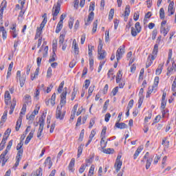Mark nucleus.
<instances>
[{
    "instance_id": "1",
    "label": "nucleus",
    "mask_w": 176,
    "mask_h": 176,
    "mask_svg": "<svg viewBox=\"0 0 176 176\" xmlns=\"http://www.w3.org/2000/svg\"><path fill=\"white\" fill-rule=\"evenodd\" d=\"M16 79L17 81L19 80L21 87H24V85H25V80L27 79L25 74L21 75V71L18 70L16 72Z\"/></svg>"
},
{
    "instance_id": "2",
    "label": "nucleus",
    "mask_w": 176,
    "mask_h": 176,
    "mask_svg": "<svg viewBox=\"0 0 176 176\" xmlns=\"http://www.w3.org/2000/svg\"><path fill=\"white\" fill-rule=\"evenodd\" d=\"M60 10H61V4H60L59 3H56V4L54 5L52 12L54 21L57 20V16H58Z\"/></svg>"
},
{
    "instance_id": "3",
    "label": "nucleus",
    "mask_w": 176,
    "mask_h": 176,
    "mask_svg": "<svg viewBox=\"0 0 176 176\" xmlns=\"http://www.w3.org/2000/svg\"><path fill=\"white\" fill-rule=\"evenodd\" d=\"M65 104H67V87H65L63 93L60 95V108L65 107Z\"/></svg>"
},
{
    "instance_id": "4",
    "label": "nucleus",
    "mask_w": 176,
    "mask_h": 176,
    "mask_svg": "<svg viewBox=\"0 0 176 176\" xmlns=\"http://www.w3.org/2000/svg\"><path fill=\"white\" fill-rule=\"evenodd\" d=\"M122 159V155H118L116 162L114 164V168H116V173H119L120 169L122 168V165L123 164V162L120 160Z\"/></svg>"
},
{
    "instance_id": "5",
    "label": "nucleus",
    "mask_w": 176,
    "mask_h": 176,
    "mask_svg": "<svg viewBox=\"0 0 176 176\" xmlns=\"http://www.w3.org/2000/svg\"><path fill=\"white\" fill-rule=\"evenodd\" d=\"M144 160H146V169L148 170L149 167H151V164H152V160H153V156H151L149 157V152L146 153V154L144 155Z\"/></svg>"
},
{
    "instance_id": "6",
    "label": "nucleus",
    "mask_w": 176,
    "mask_h": 176,
    "mask_svg": "<svg viewBox=\"0 0 176 176\" xmlns=\"http://www.w3.org/2000/svg\"><path fill=\"white\" fill-rule=\"evenodd\" d=\"M62 109V107L58 106L56 111V119H59L60 120H63V119H64V116H65V111H61Z\"/></svg>"
},
{
    "instance_id": "7",
    "label": "nucleus",
    "mask_w": 176,
    "mask_h": 176,
    "mask_svg": "<svg viewBox=\"0 0 176 176\" xmlns=\"http://www.w3.org/2000/svg\"><path fill=\"white\" fill-rule=\"evenodd\" d=\"M124 47H126L124 45H121L117 50L116 52V58L118 61L123 57V55L124 54Z\"/></svg>"
},
{
    "instance_id": "8",
    "label": "nucleus",
    "mask_w": 176,
    "mask_h": 176,
    "mask_svg": "<svg viewBox=\"0 0 176 176\" xmlns=\"http://www.w3.org/2000/svg\"><path fill=\"white\" fill-rule=\"evenodd\" d=\"M94 20V12H91L87 18H85V25H90L91 22Z\"/></svg>"
},
{
    "instance_id": "9",
    "label": "nucleus",
    "mask_w": 176,
    "mask_h": 176,
    "mask_svg": "<svg viewBox=\"0 0 176 176\" xmlns=\"http://www.w3.org/2000/svg\"><path fill=\"white\" fill-rule=\"evenodd\" d=\"M168 16H173L175 13V8H174V2L170 1L168 7Z\"/></svg>"
},
{
    "instance_id": "10",
    "label": "nucleus",
    "mask_w": 176,
    "mask_h": 176,
    "mask_svg": "<svg viewBox=\"0 0 176 176\" xmlns=\"http://www.w3.org/2000/svg\"><path fill=\"white\" fill-rule=\"evenodd\" d=\"M47 52H49V47L45 46V44L38 50V53L43 52V57H47Z\"/></svg>"
},
{
    "instance_id": "11",
    "label": "nucleus",
    "mask_w": 176,
    "mask_h": 176,
    "mask_svg": "<svg viewBox=\"0 0 176 176\" xmlns=\"http://www.w3.org/2000/svg\"><path fill=\"white\" fill-rule=\"evenodd\" d=\"M4 100L6 105H9L10 100H12V96H10V92L9 91H6L4 94Z\"/></svg>"
},
{
    "instance_id": "12",
    "label": "nucleus",
    "mask_w": 176,
    "mask_h": 176,
    "mask_svg": "<svg viewBox=\"0 0 176 176\" xmlns=\"http://www.w3.org/2000/svg\"><path fill=\"white\" fill-rule=\"evenodd\" d=\"M155 86L153 85L152 87H149L148 88V91L146 92V98H149V97H151V94H152V93H156V91H157V87L154 88Z\"/></svg>"
},
{
    "instance_id": "13",
    "label": "nucleus",
    "mask_w": 176,
    "mask_h": 176,
    "mask_svg": "<svg viewBox=\"0 0 176 176\" xmlns=\"http://www.w3.org/2000/svg\"><path fill=\"white\" fill-rule=\"evenodd\" d=\"M10 30L12 38H17V35H19V32L16 29V24H13L12 27H11Z\"/></svg>"
},
{
    "instance_id": "14",
    "label": "nucleus",
    "mask_w": 176,
    "mask_h": 176,
    "mask_svg": "<svg viewBox=\"0 0 176 176\" xmlns=\"http://www.w3.org/2000/svg\"><path fill=\"white\" fill-rule=\"evenodd\" d=\"M72 49H73L75 54H79V45L76 43V39L73 40Z\"/></svg>"
},
{
    "instance_id": "15",
    "label": "nucleus",
    "mask_w": 176,
    "mask_h": 176,
    "mask_svg": "<svg viewBox=\"0 0 176 176\" xmlns=\"http://www.w3.org/2000/svg\"><path fill=\"white\" fill-rule=\"evenodd\" d=\"M34 133H35V129H33L30 131V133L26 138V140L25 141V145H28V144H30V141H31V140H32V138H34Z\"/></svg>"
},
{
    "instance_id": "16",
    "label": "nucleus",
    "mask_w": 176,
    "mask_h": 176,
    "mask_svg": "<svg viewBox=\"0 0 176 176\" xmlns=\"http://www.w3.org/2000/svg\"><path fill=\"white\" fill-rule=\"evenodd\" d=\"M158 52H159V45L155 44L154 45V48H153L152 55H151L152 60H155V58H156V56H157Z\"/></svg>"
},
{
    "instance_id": "17",
    "label": "nucleus",
    "mask_w": 176,
    "mask_h": 176,
    "mask_svg": "<svg viewBox=\"0 0 176 176\" xmlns=\"http://www.w3.org/2000/svg\"><path fill=\"white\" fill-rule=\"evenodd\" d=\"M75 158H72L69 164L68 168L71 173H74L75 171Z\"/></svg>"
},
{
    "instance_id": "18",
    "label": "nucleus",
    "mask_w": 176,
    "mask_h": 176,
    "mask_svg": "<svg viewBox=\"0 0 176 176\" xmlns=\"http://www.w3.org/2000/svg\"><path fill=\"white\" fill-rule=\"evenodd\" d=\"M45 166L47 167L48 168H52V166H53V162L50 157H47L44 162Z\"/></svg>"
},
{
    "instance_id": "19",
    "label": "nucleus",
    "mask_w": 176,
    "mask_h": 176,
    "mask_svg": "<svg viewBox=\"0 0 176 176\" xmlns=\"http://www.w3.org/2000/svg\"><path fill=\"white\" fill-rule=\"evenodd\" d=\"M0 32H1V36L3 41L8 38V32L3 26L0 27Z\"/></svg>"
},
{
    "instance_id": "20",
    "label": "nucleus",
    "mask_w": 176,
    "mask_h": 176,
    "mask_svg": "<svg viewBox=\"0 0 176 176\" xmlns=\"http://www.w3.org/2000/svg\"><path fill=\"white\" fill-rule=\"evenodd\" d=\"M6 155H8L7 151H4L0 155V162H2V166H5L6 162H8V160L5 159V156H6Z\"/></svg>"
},
{
    "instance_id": "21",
    "label": "nucleus",
    "mask_w": 176,
    "mask_h": 176,
    "mask_svg": "<svg viewBox=\"0 0 176 176\" xmlns=\"http://www.w3.org/2000/svg\"><path fill=\"white\" fill-rule=\"evenodd\" d=\"M23 121V116H20L19 119L16 121V131H19L20 130V127L21 126V122Z\"/></svg>"
},
{
    "instance_id": "22",
    "label": "nucleus",
    "mask_w": 176,
    "mask_h": 176,
    "mask_svg": "<svg viewBox=\"0 0 176 176\" xmlns=\"http://www.w3.org/2000/svg\"><path fill=\"white\" fill-rule=\"evenodd\" d=\"M116 127H117V129H120L121 130H123V129H127V124H126L124 122H117L116 123Z\"/></svg>"
},
{
    "instance_id": "23",
    "label": "nucleus",
    "mask_w": 176,
    "mask_h": 176,
    "mask_svg": "<svg viewBox=\"0 0 176 176\" xmlns=\"http://www.w3.org/2000/svg\"><path fill=\"white\" fill-rule=\"evenodd\" d=\"M164 67V63H160L158 65V67L155 70V75H160L162 74V72L163 71V67Z\"/></svg>"
},
{
    "instance_id": "24",
    "label": "nucleus",
    "mask_w": 176,
    "mask_h": 176,
    "mask_svg": "<svg viewBox=\"0 0 176 176\" xmlns=\"http://www.w3.org/2000/svg\"><path fill=\"white\" fill-rule=\"evenodd\" d=\"M39 128L38 130L43 131V127L45 126V118L41 117L39 119Z\"/></svg>"
},
{
    "instance_id": "25",
    "label": "nucleus",
    "mask_w": 176,
    "mask_h": 176,
    "mask_svg": "<svg viewBox=\"0 0 176 176\" xmlns=\"http://www.w3.org/2000/svg\"><path fill=\"white\" fill-rule=\"evenodd\" d=\"M152 64H153V60L152 59V56L149 55L146 63V68H149Z\"/></svg>"
},
{
    "instance_id": "26",
    "label": "nucleus",
    "mask_w": 176,
    "mask_h": 176,
    "mask_svg": "<svg viewBox=\"0 0 176 176\" xmlns=\"http://www.w3.org/2000/svg\"><path fill=\"white\" fill-rule=\"evenodd\" d=\"M42 30H43V29H42L41 28H38L36 29V35H35L34 39L36 40V39H39V38H42L41 36V35H42Z\"/></svg>"
},
{
    "instance_id": "27",
    "label": "nucleus",
    "mask_w": 176,
    "mask_h": 176,
    "mask_svg": "<svg viewBox=\"0 0 176 176\" xmlns=\"http://www.w3.org/2000/svg\"><path fill=\"white\" fill-rule=\"evenodd\" d=\"M162 145H164L165 148H168V146H170V142L168 141V138L166 137L162 139Z\"/></svg>"
},
{
    "instance_id": "28",
    "label": "nucleus",
    "mask_w": 176,
    "mask_h": 176,
    "mask_svg": "<svg viewBox=\"0 0 176 176\" xmlns=\"http://www.w3.org/2000/svg\"><path fill=\"white\" fill-rule=\"evenodd\" d=\"M142 151V147H138L133 155L134 160H135V159H137V157H138V156L140 155V153H141Z\"/></svg>"
},
{
    "instance_id": "29",
    "label": "nucleus",
    "mask_w": 176,
    "mask_h": 176,
    "mask_svg": "<svg viewBox=\"0 0 176 176\" xmlns=\"http://www.w3.org/2000/svg\"><path fill=\"white\" fill-rule=\"evenodd\" d=\"M98 53V60H104L105 58V56H107V52L105 51H100Z\"/></svg>"
},
{
    "instance_id": "30",
    "label": "nucleus",
    "mask_w": 176,
    "mask_h": 176,
    "mask_svg": "<svg viewBox=\"0 0 176 176\" xmlns=\"http://www.w3.org/2000/svg\"><path fill=\"white\" fill-rule=\"evenodd\" d=\"M63 22H58L56 28V34H58L63 30Z\"/></svg>"
},
{
    "instance_id": "31",
    "label": "nucleus",
    "mask_w": 176,
    "mask_h": 176,
    "mask_svg": "<svg viewBox=\"0 0 176 176\" xmlns=\"http://www.w3.org/2000/svg\"><path fill=\"white\" fill-rule=\"evenodd\" d=\"M170 31V28L168 27L166 28H160V32L164 34V36H166L168 32Z\"/></svg>"
},
{
    "instance_id": "32",
    "label": "nucleus",
    "mask_w": 176,
    "mask_h": 176,
    "mask_svg": "<svg viewBox=\"0 0 176 176\" xmlns=\"http://www.w3.org/2000/svg\"><path fill=\"white\" fill-rule=\"evenodd\" d=\"M122 76L123 75L122 74V71L119 70L116 76V83H119L120 80H122Z\"/></svg>"
},
{
    "instance_id": "33",
    "label": "nucleus",
    "mask_w": 176,
    "mask_h": 176,
    "mask_svg": "<svg viewBox=\"0 0 176 176\" xmlns=\"http://www.w3.org/2000/svg\"><path fill=\"white\" fill-rule=\"evenodd\" d=\"M94 50V46H93V45L88 46V54L89 56V58L93 57V50Z\"/></svg>"
},
{
    "instance_id": "34",
    "label": "nucleus",
    "mask_w": 176,
    "mask_h": 176,
    "mask_svg": "<svg viewBox=\"0 0 176 176\" xmlns=\"http://www.w3.org/2000/svg\"><path fill=\"white\" fill-rule=\"evenodd\" d=\"M8 138H3L1 144H0V151H3V148H5V144H6V141Z\"/></svg>"
},
{
    "instance_id": "35",
    "label": "nucleus",
    "mask_w": 176,
    "mask_h": 176,
    "mask_svg": "<svg viewBox=\"0 0 176 176\" xmlns=\"http://www.w3.org/2000/svg\"><path fill=\"white\" fill-rule=\"evenodd\" d=\"M51 105L54 107L56 105V93H54L50 99Z\"/></svg>"
},
{
    "instance_id": "36",
    "label": "nucleus",
    "mask_w": 176,
    "mask_h": 176,
    "mask_svg": "<svg viewBox=\"0 0 176 176\" xmlns=\"http://www.w3.org/2000/svg\"><path fill=\"white\" fill-rule=\"evenodd\" d=\"M83 146H85V144H80L78 146V154H77L78 157H80V155H82V152H83Z\"/></svg>"
},
{
    "instance_id": "37",
    "label": "nucleus",
    "mask_w": 176,
    "mask_h": 176,
    "mask_svg": "<svg viewBox=\"0 0 176 176\" xmlns=\"http://www.w3.org/2000/svg\"><path fill=\"white\" fill-rule=\"evenodd\" d=\"M98 26V20H96L94 22L93 24V28H92V32L94 34V32H97V27Z\"/></svg>"
},
{
    "instance_id": "38",
    "label": "nucleus",
    "mask_w": 176,
    "mask_h": 176,
    "mask_svg": "<svg viewBox=\"0 0 176 176\" xmlns=\"http://www.w3.org/2000/svg\"><path fill=\"white\" fill-rule=\"evenodd\" d=\"M78 94V89L74 88L72 93V101H74L75 100V97H76V94Z\"/></svg>"
},
{
    "instance_id": "39",
    "label": "nucleus",
    "mask_w": 176,
    "mask_h": 176,
    "mask_svg": "<svg viewBox=\"0 0 176 176\" xmlns=\"http://www.w3.org/2000/svg\"><path fill=\"white\" fill-rule=\"evenodd\" d=\"M65 33L60 34L59 36V44L65 43Z\"/></svg>"
},
{
    "instance_id": "40",
    "label": "nucleus",
    "mask_w": 176,
    "mask_h": 176,
    "mask_svg": "<svg viewBox=\"0 0 176 176\" xmlns=\"http://www.w3.org/2000/svg\"><path fill=\"white\" fill-rule=\"evenodd\" d=\"M176 76L172 84V91L174 92L173 96H176Z\"/></svg>"
},
{
    "instance_id": "41",
    "label": "nucleus",
    "mask_w": 176,
    "mask_h": 176,
    "mask_svg": "<svg viewBox=\"0 0 176 176\" xmlns=\"http://www.w3.org/2000/svg\"><path fill=\"white\" fill-rule=\"evenodd\" d=\"M174 69H175V67H174V66L173 65L171 67H168L167 69V72H166L167 76H170V75H171V72H173V71H174Z\"/></svg>"
},
{
    "instance_id": "42",
    "label": "nucleus",
    "mask_w": 176,
    "mask_h": 176,
    "mask_svg": "<svg viewBox=\"0 0 176 176\" xmlns=\"http://www.w3.org/2000/svg\"><path fill=\"white\" fill-rule=\"evenodd\" d=\"M13 145V140H11L6 147V149L5 150L7 153L10 151V148H12V146Z\"/></svg>"
},
{
    "instance_id": "43",
    "label": "nucleus",
    "mask_w": 176,
    "mask_h": 176,
    "mask_svg": "<svg viewBox=\"0 0 176 176\" xmlns=\"http://www.w3.org/2000/svg\"><path fill=\"white\" fill-rule=\"evenodd\" d=\"M17 154H16V159H21V157H23V153L24 152V150H17Z\"/></svg>"
},
{
    "instance_id": "44",
    "label": "nucleus",
    "mask_w": 176,
    "mask_h": 176,
    "mask_svg": "<svg viewBox=\"0 0 176 176\" xmlns=\"http://www.w3.org/2000/svg\"><path fill=\"white\" fill-rule=\"evenodd\" d=\"M103 152L107 155H111V153H113V152H115V150H113V148H104L103 149Z\"/></svg>"
},
{
    "instance_id": "45",
    "label": "nucleus",
    "mask_w": 176,
    "mask_h": 176,
    "mask_svg": "<svg viewBox=\"0 0 176 176\" xmlns=\"http://www.w3.org/2000/svg\"><path fill=\"white\" fill-rule=\"evenodd\" d=\"M94 60L93 59V57L89 58V68L91 71H93L94 69Z\"/></svg>"
},
{
    "instance_id": "46",
    "label": "nucleus",
    "mask_w": 176,
    "mask_h": 176,
    "mask_svg": "<svg viewBox=\"0 0 176 176\" xmlns=\"http://www.w3.org/2000/svg\"><path fill=\"white\" fill-rule=\"evenodd\" d=\"M27 111V104H23L22 109L21 110V113L20 115H25V112Z\"/></svg>"
},
{
    "instance_id": "47",
    "label": "nucleus",
    "mask_w": 176,
    "mask_h": 176,
    "mask_svg": "<svg viewBox=\"0 0 176 176\" xmlns=\"http://www.w3.org/2000/svg\"><path fill=\"white\" fill-rule=\"evenodd\" d=\"M102 139L100 140V145L102 146V148H105V146H107V142H105V137H101Z\"/></svg>"
},
{
    "instance_id": "48",
    "label": "nucleus",
    "mask_w": 176,
    "mask_h": 176,
    "mask_svg": "<svg viewBox=\"0 0 176 176\" xmlns=\"http://www.w3.org/2000/svg\"><path fill=\"white\" fill-rule=\"evenodd\" d=\"M94 168H95L94 165H91L90 168H89V170L88 176H93L94 175Z\"/></svg>"
},
{
    "instance_id": "49",
    "label": "nucleus",
    "mask_w": 176,
    "mask_h": 176,
    "mask_svg": "<svg viewBox=\"0 0 176 176\" xmlns=\"http://www.w3.org/2000/svg\"><path fill=\"white\" fill-rule=\"evenodd\" d=\"M153 86H154V88H157V86H159V76H155L154 79V82Z\"/></svg>"
},
{
    "instance_id": "50",
    "label": "nucleus",
    "mask_w": 176,
    "mask_h": 176,
    "mask_svg": "<svg viewBox=\"0 0 176 176\" xmlns=\"http://www.w3.org/2000/svg\"><path fill=\"white\" fill-rule=\"evenodd\" d=\"M124 16H130V6L127 5L125 8Z\"/></svg>"
},
{
    "instance_id": "51",
    "label": "nucleus",
    "mask_w": 176,
    "mask_h": 176,
    "mask_svg": "<svg viewBox=\"0 0 176 176\" xmlns=\"http://www.w3.org/2000/svg\"><path fill=\"white\" fill-rule=\"evenodd\" d=\"M20 160H21V159L20 158H16V162L14 165V166L12 167V168L16 170V168L19 167V164H20Z\"/></svg>"
},
{
    "instance_id": "52",
    "label": "nucleus",
    "mask_w": 176,
    "mask_h": 176,
    "mask_svg": "<svg viewBox=\"0 0 176 176\" xmlns=\"http://www.w3.org/2000/svg\"><path fill=\"white\" fill-rule=\"evenodd\" d=\"M46 23H47V18H44L43 21L41 22L39 28H41L43 30L45 25H46Z\"/></svg>"
},
{
    "instance_id": "53",
    "label": "nucleus",
    "mask_w": 176,
    "mask_h": 176,
    "mask_svg": "<svg viewBox=\"0 0 176 176\" xmlns=\"http://www.w3.org/2000/svg\"><path fill=\"white\" fill-rule=\"evenodd\" d=\"M113 14H115V10L111 9L109 14V20H112V19H113Z\"/></svg>"
},
{
    "instance_id": "54",
    "label": "nucleus",
    "mask_w": 176,
    "mask_h": 176,
    "mask_svg": "<svg viewBox=\"0 0 176 176\" xmlns=\"http://www.w3.org/2000/svg\"><path fill=\"white\" fill-rule=\"evenodd\" d=\"M83 137H85V129H82L80 133V136L78 138V141H80V142H82V141H83Z\"/></svg>"
},
{
    "instance_id": "55",
    "label": "nucleus",
    "mask_w": 176,
    "mask_h": 176,
    "mask_svg": "<svg viewBox=\"0 0 176 176\" xmlns=\"http://www.w3.org/2000/svg\"><path fill=\"white\" fill-rule=\"evenodd\" d=\"M142 102H144V96H140L138 100V108H141V106L142 105Z\"/></svg>"
},
{
    "instance_id": "56",
    "label": "nucleus",
    "mask_w": 176,
    "mask_h": 176,
    "mask_svg": "<svg viewBox=\"0 0 176 176\" xmlns=\"http://www.w3.org/2000/svg\"><path fill=\"white\" fill-rule=\"evenodd\" d=\"M160 17L162 19H164V17H165L164 8H160Z\"/></svg>"
},
{
    "instance_id": "57",
    "label": "nucleus",
    "mask_w": 176,
    "mask_h": 176,
    "mask_svg": "<svg viewBox=\"0 0 176 176\" xmlns=\"http://www.w3.org/2000/svg\"><path fill=\"white\" fill-rule=\"evenodd\" d=\"M85 170H86V165L82 164L79 168L80 174H83V173H85Z\"/></svg>"
},
{
    "instance_id": "58",
    "label": "nucleus",
    "mask_w": 176,
    "mask_h": 176,
    "mask_svg": "<svg viewBox=\"0 0 176 176\" xmlns=\"http://www.w3.org/2000/svg\"><path fill=\"white\" fill-rule=\"evenodd\" d=\"M135 28L136 31H138V32H141V25L140 24V22H137L135 24Z\"/></svg>"
},
{
    "instance_id": "59",
    "label": "nucleus",
    "mask_w": 176,
    "mask_h": 176,
    "mask_svg": "<svg viewBox=\"0 0 176 176\" xmlns=\"http://www.w3.org/2000/svg\"><path fill=\"white\" fill-rule=\"evenodd\" d=\"M26 118L28 120H34L35 119V115L34 113H32L31 115H27Z\"/></svg>"
},
{
    "instance_id": "60",
    "label": "nucleus",
    "mask_w": 176,
    "mask_h": 176,
    "mask_svg": "<svg viewBox=\"0 0 176 176\" xmlns=\"http://www.w3.org/2000/svg\"><path fill=\"white\" fill-rule=\"evenodd\" d=\"M133 105H134V100L132 99L129 102L126 109H131V108H133Z\"/></svg>"
},
{
    "instance_id": "61",
    "label": "nucleus",
    "mask_w": 176,
    "mask_h": 176,
    "mask_svg": "<svg viewBox=\"0 0 176 176\" xmlns=\"http://www.w3.org/2000/svg\"><path fill=\"white\" fill-rule=\"evenodd\" d=\"M59 46H61L62 50H63V52H65V50L67 49V46H68V44H67V41H65V43L59 44Z\"/></svg>"
},
{
    "instance_id": "62",
    "label": "nucleus",
    "mask_w": 176,
    "mask_h": 176,
    "mask_svg": "<svg viewBox=\"0 0 176 176\" xmlns=\"http://www.w3.org/2000/svg\"><path fill=\"white\" fill-rule=\"evenodd\" d=\"M132 36H137V34H140V32H138V31H135V28H131V31Z\"/></svg>"
},
{
    "instance_id": "63",
    "label": "nucleus",
    "mask_w": 176,
    "mask_h": 176,
    "mask_svg": "<svg viewBox=\"0 0 176 176\" xmlns=\"http://www.w3.org/2000/svg\"><path fill=\"white\" fill-rule=\"evenodd\" d=\"M40 108L41 107L39 106L36 105L32 113H34V115H38V113H39Z\"/></svg>"
},
{
    "instance_id": "64",
    "label": "nucleus",
    "mask_w": 176,
    "mask_h": 176,
    "mask_svg": "<svg viewBox=\"0 0 176 176\" xmlns=\"http://www.w3.org/2000/svg\"><path fill=\"white\" fill-rule=\"evenodd\" d=\"M52 67H49L47 71V78H50L52 76Z\"/></svg>"
}]
</instances>
